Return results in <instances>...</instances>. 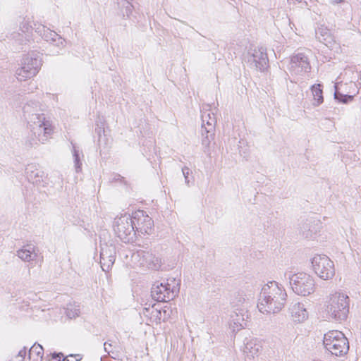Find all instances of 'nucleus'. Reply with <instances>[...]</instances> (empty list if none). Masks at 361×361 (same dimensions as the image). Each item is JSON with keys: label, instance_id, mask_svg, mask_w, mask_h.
Masks as SVG:
<instances>
[{"label": "nucleus", "instance_id": "nucleus-22", "mask_svg": "<svg viewBox=\"0 0 361 361\" xmlns=\"http://www.w3.org/2000/svg\"><path fill=\"white\" fill-rule=\"evenodd\" d=\"M25 173L30 182L37 184L42 181L44 172L39 169H37L35 165H28L25 169Z\"/></svg>", "mask_w": 361, "mask_h": 361}, {"label": "nucleus", "instance_id": "nucleus-38", "mask_svg": "<svg viewBox=\"0 0 361 361\" xmlns=\"http://www.w3.org/2000/svg\"><path fill=\"white\" fill-rule=\"evenodd\" d=\"M107 344H108V343H107V342H105V343H104V350H105V351H106V352L109 353V350H108V348H106V345H107Z\"/></svg>", "mask_w": 361, "mask_h": 361}, {"label": "nucleus", "instance_id": "nucleus-32", "mask_svg": "<svg viewBox=\"0 0 361 361\" xmlns=\"http://www.w3.org/2000/svg\"><path fill=\"white\" fill-rule=\"evenodd\" d=\"M182 172H183V175L184 178H185V183L188 186H190V185H189V183H190L189 174L191 172L190 169L188 167H187V166H184V167L182 168Z\"/></svg>", "mask_w": 361, "mask_h": 361}, {"label": "nucleus", "instance_id": "nucleus-5", "mask_svg": "<svg viewBox=\"0 0 361 361\" xmlns=\"http://www.w3.org/2000/svg\"><path fill=\"white\" fill-rule=\"evenodd\" d=\"M42 64L39 53L32 52L24 55L21 60V67L16 71L17 79L22 81L34 77L39 72Z\"/></svg>", "mask_w": 361, "mask_h": 361}, {"label": "nucleus", "instance_id": "nucleus-27", "mask_svg": "<svg viewBox=\"0 0 361 361\" xmlns=\"http://www.w3.org/2000/svg\"><path fill=\"white\" fill-rule=\"evenodd\" d=\"M258 350L259 347L257 346L252 341L244 343L243 352L247 354V356L254 357L257 355Z\"/></svg>", "mask_w": 361, "mask_h": 361}, {"label": "nucleus", "instance_id": "nucleus-19", "mask_svg": "<svg viewBox=\"0 0 361 361\" xmlns=\"http://www.w3.org/2000/svg\"><path fill=\"white\" fill-rule=\"evenodd\" d=\"M36 32L47 42H57V45H63L64 39L60 37L56 32L51 30L44 25H39Z\"/></svg>", "mask_w": 361, "mask_h": 361}, {"label": "nucleus", "instance_id": "nucleus-20", "mask_svg": "<svg viewBox=\"0 0 361 361\" xmlns=\"http://www.w3.org/2000/svg\"><path fill=\"white\" fill-rule=\"evenodd\" d=\"M31 134L29 135L25 140V145L27 147H32L35 145H38L39 142L44 143L45 140H47V135L50 134H44L42 131L39 135L37 132V130L36 128V126H32V129L30 130Z\"/></svg>", "mask_w": 361, "mask_h": 361}, {"label": "nucleus", "instance_id": "nucleus-10", "mask_svg": "<svg viewBox=\"0 0 361 361\" xmlns=\"http://www.w3.org/2000/svg\"><path fill=\"white\" fill-rule=\"evenodd\" d=\"M248 62L260 71H266L269 67L267 49L263 47L255 49L248 57Z\"/></svg>", "mask_w": 361, "mask_h": 361}, {"label": "nucleus", "instance_id": "nucleus-3", "mask_svg": "<svg viewBox=\"0 0 361 361\" xmlns=\"http://www.w3.org/2000/svg\"><path fill=\"white\" fill-rule=\"evenodd\" d=\"M349 301L348 296L343 293L332 295L325 308L328 318L339 322L345 320L349 313Z\"/></svg>", "mask_w": 361, "mask_h": 361}, {"label": "nucleus", "instance_id": "nucleus-4", "mask_svg": "<svg viewBox=\"0 0 361 361\" xmlns=\"http://www.w3.org/2000/svg\"><path fill=\"white\" fill-rule=\"evenodd\" d=\"M323 344L325 349L335 356H343L349 350L348 338L338 331H330L325 334Z\"/></svg>", "mask_w": 361, "mask_h": 361}, {"label": "nucleus", "instance_id": "nucleus-7", "mask_svg": "<svg viewBox=\"0 0 361 361\" xmlns=\"http://www.w3.org/2000/svg\"><path fill=\"white\" fill-rule=\"evenodd\" d=\"M173 285L169 282H155L151 289L152 298L159 302H168L178 296L180 291V281L173 279Z\"/></svg>", "mask_w": 361, "mask_h": 361}, {"label": "nucleus", "instance_id": "nucleus-6", "mask_svg": "<svg viewBox=\"0 0 361 361\" xmlns=\"http://www.w3.org/2000/svg\"><path fill=\"white\" fill-rule=\"evenodd\" d=\"M288 279L293 291L298 295L307 296L314 291L315 282L310 274L304 272L290 274Z\"/></svg>", "mask_w": 361, "mask_h": 361}, {"label": "nucleus", "instance_id": "nucleus-33", "mask_svg": "<svg viewBox=\"0 0 361 361\" xmlns=\"http://www.w3.org/2000/svg\"><path fill=\"white\" fill-rule=\"evenodd\" d=\"M109 180L111 182H116V181H120V182H122L123 183H126L125 182V180H124V178L123 176H121L120 174L118 173H113L110 178H109Z\"/></svg>", "mask_w": 361, "mask_h": 361}, {"label": "nucleus", "instance_id": "nucleus-21", "mask_svg": "<svg viewBox=\"0 0 361 361\" xmlns=\"http://www.w3.org/2000/svg\"><path fill=\"white\" fill-rule=\"evenodd\" d=\"M35 250L36 247L34 245L27 244L17 251L16 255L23 261L30 262L35 260L37 257Z\"/></svg>", "mask_w": 361, "mask_h": 361}, {"label": "nucleus", "instance_id": "nucleus-9", "mask_svg": "<svg viewBox=\"0 0 361 361\" xmlns=\"http://www.w3.org/2000/svg\"><path fill=\"white\" fill-rule=\"evenodd\" d=\"M311 263L315 274L321 279L328 280L334 276V262L326 255H316Z\"/></svg>", "mask_w": 361, "mask_h": 361}, {"label": "nucleus", "instance_id": "nucleus-40", "mask_svg": "<svg viewBox=\"0 0 361 361\" xmlns=\"http://www.w3.org/2000/svg\"><path fill=\"white\" fill-rule=\"evenodd\" d=\"M218 47V45H216V44H214V47L212 49V50L214 51L217 49Z\"/></svg>", "mask_w": 361, "mask_h": 361}, {"label": "nucleus", "instance_id": "nucleus-36", "mask_svg": "<svg viewBox=\"0 0 361 361\" xmlns=\"http://www.w3.org/2000/svg\"><path fill=\"white\" fill-rule=\"evenodd\" d=\"M20 28L22 32H25L29 29V25L27 23H23V25L22 26L20 25Z\"/></svg>", "mask_w": 361, "mask_h": 361}, {"label": "nucleus", "instance_id": "nucleus-28", "mask_svg": "<svg viewBox=\"0 0 361 361\" xmlns=\"http://www.w3.org/2000/svg\"><path fill=\"white\" fill-rule=\"evenodd\" d=\"M11 39L14 40V42L16 44L18 47H16V49L19 51L20 49H23V44L26 40L24 37L23 33L19 32H13L11 35Z\"/></svg>", "mask_w": 361, "mask_h": 361}, {"label": "nucleus", "instance_id": "nucleus-14", "mask_svg": "<svg viewBox=\"0 0 361 361\" xmlns=\"http://www.w3.org/2000/svg\"><path fill=\"white\" fill-rule=\"evenodd\" d=\"M207 116L209 118L210 121H207L206 125L204 124V116H202V125L201 128V134L202 136V143L205 147H209L211 141L214 137V123L215 119L214 118H212L209 116V114H207Z\"/></svg>", "mask_w": 361, "mask_h": 361}, {"label": "nucleus", "instance_id": "nucleus-25", "mask_svg": "<svg viewBox=\"0 0 361 361\" xmlns=\"http://www.w3.org/2000/svg\"><path fill=\"white\" fill-rule=\"evenodd\" d=\"M43 355L44 348L41 345L37 343L33 344L28 352V358L31 360L32 357H33L35 361H42Z\"/></svg>", "mask_w": 361, "mask_h": 361}, {"label": "nucleus", "instance_id": "nucleus-37", "mask_svg": "<svg viewBox=\"0 0 361 361\" xmlns=\"http://www.w3.org/2000/svg\"><path fill=\"white\" fill-rule=\"evenodd\" d=\"M345 0H331V4H339V3H342V2H344Z\"/></svg>", "mask_w": 361, "mask_h": 361}, {"label": "nucleus", "instance_id": "nucleus-18", "mask_svg": "<svg viewBox=\"0 0 361 361\" xmlns=\"http://www.w3.org/2000/svg\"><path fill=\"white\" fill-rule=\"evenodd\" d=\"M249 318L247 312L244 309H236L231 315V322L233 323V328H236L237 331L245 328L247 324V319Z\"/></svg>", "mask_w": 361, "mask_h": 361}, {"label": "nucleus", "instance_id": "nucleus-17", "mask_svg": "<svg viewBox=\"0 0 361 361\" xmlns=\"http://www.w3.org/2000/svg\"><path fill=\"white\" fill-rule=\"evenodd\" d=\"M288 310L295 322H302L308 318V312L302 303H291Z\"/></svg>", "mask_w": 361, "mask_h": 361}, {"label": "nucleus", "instance_id": "nucleus-16", "mask_svg": "<svg viewBox=\"0 0 361 361\" xmlns=\"http://www.w3.org/2000/svg\"><path fill=\"white\" fill-rule=\"evenodd\" d=\"M319 221L307 219L300 227V233L305 238H312L319 229Z\"/></svg>", "mask_w": 361, "mask_h": 361}, {"label": "nucleus", "instance_id": "nucleus-34", "mask_svg": "<svg viewBox=\"0 0 361 361\" xmlns=\"http://www.w3.org/2000/svg\"><path fill=\"white\" fill-rule=\"evenodd\" d=\"M76 356H80V355L71 354L66 357H65L63 355V357H61V359H62V361H79L81 358L76 359L75 360H73V358L75 357Z\"/></svg>", "mask_w": 361, "mask_h": 361}, {"label": "nucleus", "instance_id": "nucleus-8", "mask_svg": "<svg viewBox=\"0 0 361 361\" xmlns=\"http://www.w3.org/2000/svg\"><path fill=\"white\" fill-rule=\"evenodd\" d=\"M135 224L130 215L116 218L114 230L117 236L124 243L132 242L135 235Z\"/></svg>", "mask_w": 361, "mask_h": 361}, {"label": "nucleus", "instance_id": "nucleus-11", "mask_svg": "<svg viewBox=\"0 0 361 361\" xmlns=\"http://www.w3.org/2000/svg\"><path fill=\"white\" fill-rule=\"evenodd\" d=\"M139 257L138 262L140 267L152 270H159L161 266V258L148 251L140 250L137 252Z\"/></svg>", "mask_w": 361, "mask_h": 361}, {"label": "nucleus", "instance_id": "nucleus-30", "mask_svg": "<svg viewBox=\"0 0 361 361\" xmlns=\"http://www.w3.org/2000/svg\"><path fill=\"white\" fill-rule=\"evenodd\" d=\"M80 312V309L78 307H76L75 305H73L71 304L68 305L66 310V316L70 319H73V318H75L76 317H78Z\"/></svg>", "mask_w": 361, "mask_h": 361}, {"label": "nucleus", "instance_id": "nucleus-2", "mask_svg": "<svg viewBox=\"0 0 361 361\" xmlns=\"http://www.w3.org/2000/svg\"><path fill=\"white\" fill-rule=\"evenodd\" d=\"M23 116L27 123L32 126H36L39 135L43 131L44 134H51L53 131L49 121L46 117L40 108L39 103L35 101H30L23 108Z\"/></svg>", "mask_w": 361, "mask_h": 361}, {"label": "nucleus", "instance_id": "nucleus-24", "mask_svg": "<svg viewBox=\"0 0 361 361\" xmlns=\"http://www.w3.org/2000/svg\"><path fill=\"white\" fill-rule=\"evenodd\" d=\"M310 90L313 96V106H319L324 102L323 85L320 83L314 84Z\"/></svg>", "mask_w": 361, "mask_h": 361}, {"label": "nucleus", "instance_id": "nucleus-31", "mask_svg": "<svg viewBox=\"0 0 361 361\" xmlns=\"http://www.w3.org/2000/svg\"><path fill=\"white\" fill-rule=\"evenodd\" d=\"M73 156L74 159V166L77 173L80 172L82 169V163L80 159L79 150L73 147Z\"/></svg>", "mask_w": 361, "mask_h": 361}, {"label": "nucleus", "instance_id": "nucleus-26", "mask_svg": "<svg viewBox=\"0 0 361 361\" xmlns=\"http://www.w3.org/2000/svg\"><path fill=\"white\" fill-rule=\"evenodd\" d=\"M334 88H335L334 94V99L337 102H338L340 103H343V104H348V102H351L353 99V95H350L348 94H343V93L340 92L338 84H335Z\"/></svg>", "mask_w": 361, "mask_h": 361}, {"label": "nucleus", "instance_id": "nucleus-23", "mask_svg": "<svg viewBox=\"0 0 361 361\" xmlns=\"http://www.w3.org/2000/svg\"><path fill=\"white\" fill-rule=\"evenodd\" d=\"M104 122L105 120L103 116H99L97 117L94 132L98 136L97 144L99 148H101L102 142H104V145H106V140H107L105 135Z\"/></svg>", "mask_w": 361, "mask_h": 361}, {"label": "nucleus", "instance_id": "nucleus-35", "mask_svg": "<svg viewBox=\"0 0 361 361\" xmlns=\"http://www.w3.org/2000/svg\"><path fill=\"white\" fill-rule=\"evenodd\" d=\"M26 355V347H24L22 350H20L17 355V357H20V360L19 361H23Z\"/></svg>", "mask_w": 361, "mask_h": 361}, {"label": "nucleus", "instance_id": "nucleus-13", "mask_svg": "<svg viewBox=\"0 0 361 361\" xmlns=\"http://www.w3.org/2000/svg\"><path fill=\"white\" fill-rule=\"evenodd\" d=\"M290 70L299 74L310 72L311 66L308 57L303 53H298L290 57Z\"/></svg>", "mask_w": 361, "mask_h": 361}, {"label": "nucleus", "instance_id": "nucleus-12", "mask_svg": "<svg viewBox=\"0 0 361 361\" xmlns=\"http://www.w3.org/2000/svg\"><path fill=\"white\" fill-rule=\"evenodd\" d=\"M116 259V247L111 245H104L100 250V264L104 271H109L114 264Z\"/></svg>", "mask_w": 361, "mask_h": 361}, {"label": "nucleus", "instance_id": "nucleus-15", "mask_svg": "<svg viewBox=\"0 0 361 361\" xmlns=\"http://www.w3.org/2000/svg\"><path fill=\"white\" fill-rule=\"evenodd\" d=\"M134 219L137 220L138 227H136V231H140L141 233H149L152 230L154 221L151 217H149L146 212L142 210H138L135 212Z\"/></svg>", "mask_w": 361, "mask_h": 361}, {"label": "nucleus", "instance_id": "nucleus-39", "mask_svg": "<svg viewBox=\"0 0 361 361\" xmlns=\"http://www.w3.org/2000/svg\"><path fill=\"white\" fill-rule=\"evenodd\" d=\"M173 278L167 279V282H169L171 284V286L173 285Z\"/></svg>", "mask_w": 361, "mask_h": 361}, {"label": "nucleus", "instance_id": "nucleus-1", "mask_svg": "<svg viewBox=\"0 0 361 361\" xmlns=\"http://www.w3.org/2000/svg\"><path fill=\"white\" fill-rule=\"evenodd\" d=\"M286 300L285 289L277 282L269 281L261 290L257 307L262 313L276 314L283 308Z\"/></svg>", "mask_w": 361, "mask_h": 361}, {"label": "nucleus", "instance_id": "nucleus-29", "mask_svg": "<svg viewBox=\"0 0 361 361\" xmlns=\"http://www.w3.org/2000/svg\"><path fill=\"white\" fill-rule=\"evenodd\" d=\"M316 37L320 42H325L331 39V34L326 28L321 27L316 30Z\"/></svg>", "mask_w": 361, "mask_h": 361}]
</instances>
